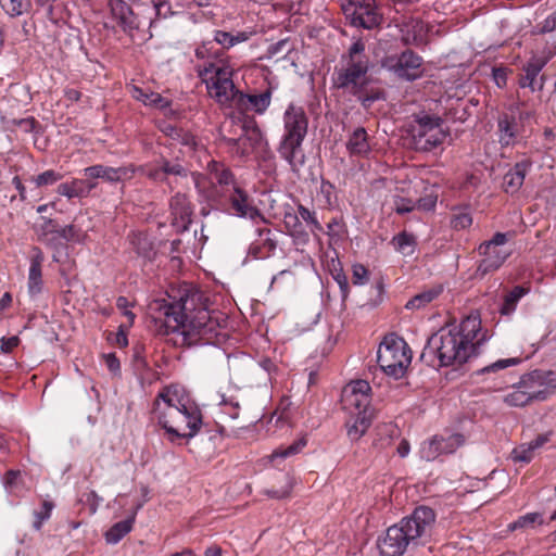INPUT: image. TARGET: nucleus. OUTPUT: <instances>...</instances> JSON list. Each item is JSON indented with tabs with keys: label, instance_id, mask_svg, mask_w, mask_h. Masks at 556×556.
Wrapping results in <instances>:
<instances>
[{
	"label": "nucleus",
	"instance_id": "obj_54",
	"mask_svg": "<svg viewBox=\"0 0 556 556\" xmlns=\"http://www.w3.org/2000/svg\"><path fill=\"white\" fill-rule=\"evenodd\" d=\"M368 280V270L362 264L353 266L352 282L353 285H364Z\"/></svg>",
	"mask_w": 556,
	"mask_h": 556
},
{
	"label": "nucleus",
	"instance_id": "obj_4",
	"mask_svg": "<svg viewBox=\"0 0 556 556\" xmlns=\"http://www.w3.org/2000/svg\"><path fill=\"white\" fill-rule=\"evenodd\" d=\"M153 414L170 442L193 438L202 425L199 406L189 399L178 396L177 390L170 388L159 393Z\"/></svg>",
	"mask_w": 556,
	"mask_h": 556
},
{
	"label": "nucleus",
	"instance_id": "obj_28",
	"mask_svg": "<svg viewBox=\"0 0 556 556\" xmlns=\"http://www.w3.org/2000/svg\"><path fill=\"white\" fill-rule=\"evenodd\" d=\"M130 244L138 256L152 261L156 255V251L152 240L144 232H132L129 236Z\"/></svg>",
	"mask_w": 556,
	"mask_h": 556
},
{
	"label": "nucleus",
	"instance_id": "obj_11",
	"mask_svg": "<svg viewBox=\"0 0 556 556\" xmlns=\"http://www.w3.org/2000/svg\"><path fill=\"white\" fill-rule=\"evenodd\" d=\"M341 9L351 25L356 27L372 29L382 22L376 0H344Z\"/></svg>",
	"mask_w": 556,
	"mask_h": 556
},
{
	"label": "nucleus",
	"instance_id": "obj_6",
	"mask_svg": "<svg viewBox=\"0 0 556 556\" xmlns=\"http://www.w3.org/2000/svg\"><path fill=\"white\" fill-rule=\"evenodd\" d=\"M285 134L278 153L288 162L292 172L298 173L304 164V155L296 157L308 129V118L301 106L290 104L283 114Z\"/></svg>",
	"mask_w": 556,
	"mask_h": 556
},
{
	"label": "nucleus",
	"instance_id": "obj_21",
	"mask_svg": "<svg viewBox=\"0 0 556 556\" xmlns=\"http://www.w3.org/2000/svg\"><path fill=\"white\" fill-rule=\"evenodd\" d=\"M45 254L39 247H31L30 265L28 270V292L31 296L38 295L43 290L42 265Z\"/></svg>",
	"mask_w": 556,
	"mask_h": 556
},
{
	"label": "nucleus",
	"instance_id": "obj_9",
	"mask_svg": "<svg viewBox=\"0 0 556 556\" xmlns=\"http://www.w3.org/2000/svg\"><path fill=\"white\" fill-rule=\"evenodd\" d=\"M443 118L429 114L415 115L410 126L412 143L416 151L430 152L443 143L446 132L441 129Z\"/></svg>",
	"mask_w": 556,
	"mask_h": 556
},
{
	"label": "nucleus",
	"instance_id": "obj_10",
	"mask_svg": "<svg viewBox=\"0 0 556 556\" xmlns=\"http://www.w3.org/2000/svg\"><path fill=\"white\" fill-rule=\"evenodd\" d=\"M509 232H495L490 240L483 241L478 247L480 260L476 277L483 278L485 275L497 270L509 257L510 252L503 247L507 243Z\"/></svg>",
	"mask_w": 556,
	"mask_h": 556
},
{
	"label": "nucleus",
	"instance_id": "obj_3",
	"mask_svg": "<svg viewBox=\"0 0 556 556\" xmlns=\"http://www.w3.org/2000/svg\"><path fill=\"white\" fill-rule=\"evenodd\" d=\"M479 326L477 319H467L459 328L440 329L428 339L420 355L421 361L432 365L438 359L442 367L462 366L476 354L472 340Z\"/></svg>",
	"mask_w": 556,
	"mask_h": 556
},
{
	"label": "nucleus",
	"instance_id": "obj_43",
	"mask_svg": "<svg viewBox=\"0 0 556 556\" xmlns=\"http://www.w3.org/2000/svg\"><path fill=\"white\" fill-rule=\"evenodd\" d=\"M219 405L222 407V412L228 415L231 419H237L239 417L241 407L240 401L236 396L222 394Z\"/></svg>",
	"mask_w": 556,
	"mask_h": 556
},
{
	"label": "nucleus",
	"instance_id": "obj_58",
	"mask_svg": "<svg viewBox=\"0 0 556 556\" xmlns=\"http://www.w3.org/2000/svg\"><path fill=\"white\" fill-rule=\"evenodd\" d=\"M142 172L144 173V175L155 181V182H166V179L163 175V172L161 170V166H155V167H149V168H141Z\"/></svg>",
	"mask_w": 556,
	"mask_h": 556
},
{
	"label": "nucleus",
	"instance_id": "obj_55",
	"mask_svg": "<svg viewBox=\"0 0 556 556\" xmlns=\"http://www.w3.org/2000/svg\"><path fill=\"white\" fill-rule=\"evenodd\" d=\"M438 197L433 193L421 197L416 202V207L422 211H432L435 207Z\"/></svg>",
	"mask_w": 556,
	"mask_h": 556
},
{
	"label": "nucleus",
	"instance_id": "obj_27",
	"mask_svg": "<svg viewBox=\"0 0 556 556\" xmlns=\"http://www.w3.org/2000/svg\"><path fill=\"white\" fill-rule=\"evenodd\" d=\"M283 225L288 230V233L296 243L305 244L308 242L309 236L300 220L299 213H295L292 210L285 212Z\"/></svg>",
	"mask_w": 556,
	"mask_h": 556
},
{
	"label": "nucleus",
	"instance_id": "obj_25",
	"mask_svg": "<svg viewBox=\"0 0 556 556\" xmlns=\"http://www.w3.org/2000/svg\"><path fill=\"white\" fill-rule=\"evenodd\" d=\"M345 147L352 156H366L371 151L366 129L364 127L354 129L349 136Z\"/></svg>",
	"mask_w": 556,
	"mask_h": 556
},
{
	"label": "nucleus",
	"instance_id": "obj_36",
	"mask_svg": "<svg viewBox=\"0 0 556 556\" xmlns=\"http://www.w3.org/2000/svg\"><path fill=\"white\" fill-rule=\"evenodd\" d=\"M443 291L442 286L433 287L413 296L405 305L407 309H419L437 299Z\"/></svg>",
	"mask_w": 556,
	"mask_h": 556
},
{
	"label": "nucleus",
	"instance_id": "obj_50",
	"mask_svg": "<svg viewBox=\"0 0 556 556\" xmlns=\"http://www.w3.org/2000/svg\"><path fill=\"white\" fill-rule=\"evenodd\" d=\"M534 450L528 444H521L515 447L510 454L514 462L530 463L533 458Z\"/></svg>",
	"mask_w": 556,
	"mask_h": 556
},
{
	"label": "nucleus",
	"instance_id": "obj_38",
	"mask_svg": "<svg viewBox=\"0 0 556 556\" xmlns=\"http://www.w3.org/2000/svg\"><path fill=\"white\" fill-rule=\"evenodd\" d=\"M59 237L63 238L67 242L83 243L87 239V230L83 229V227L78 223V218H75L74 222L59 231Z\"/></svg>",
	"mask_w": 556,
	"mask_h": 556
},
{
	"label": "nucleus",
	"instance_id": "obj_49",
	"mask_svg": "<svg viewBox=\"0 0 556 556\" xmlns=\"http://www.w3.org/2000/svg\"><path fill=\"white\" fill-rule=\"evenodd\" d=\"M298 213L300 215V218H302L306 224H308L311 226L312 232L323 231V227H321L320 223L317 220L314 212L309 211L304 205L299 204Z\"/></svg>",
	"mask_w": 556,
	"mask_h": 556
},
{
	"label": "nucleus",
	"instance_id": "obj_59",
	"mask_svg": "<svg viewBox=\"0 0 556 556\" xmlns=\"http://www.w3.org/2000/svg\"><path fill=\"white\" fill-rule=\"evenodd\" d=\"M492 76L497 87L504 88L507 83V70L505 67H494Z\"/></svg>",
	"mask_w": 556,
	"mask_h": 556
},
{
	"label": "nucleus",
	"instance_id": "obj_37",
	"mask_svg": "<svg viewBox=\"0 0 556 556\" xmlns=\"http://www.w3.org/2000/svg\"><path fill=\"white\" fill-rule=\"evenodd\" d=\"M135 518H128L113 525L104 534L105 541L109 544H116L132 529Z\"/></svg>",
	"mask_w": 556,
	"mask_h": 556
},
{
	"label": "nucleus",
	"instance_id": "obj_30",
	"mask_svg": "<svg viewBox=\"0 0 556 556\" xmlns=\"http://www.w3.org/2000/svg\"><path fill=\"white\" fill-rule=\"evenodd\" d=\"M500 142L503 146H509L515 141L517 135V123L514 115L503 113L497 121Z\"/></svg>",
	"mask_w": 556,
	"mask_h": 556
},
{
	"label": "nucleus",
	"instance_id": "obj_17",
	"mask_svg": "<svg viewBox=\"0 0 556 556\" xmlns=\"http://www.w3.org/2000/svg\"><path fill=\"white\" fill-rule=\"evenodd\" d=\"M172 225L178 232H185L192 223L193 207L185 193H176L169 201Z\"/></svg>",
	"mask_w": 556,
	"mask_h": 556
},
{
	"label": "nucleus",
	"instance_id": "obj_46",
	"mask_svg": "<svg viewBox=\"0 0 556 556\" xmlns=\"http://www.w3.org/2000/svg\"><path fill=\"white\" fill-rule=\"evenodd\" d=\"M223 55L222 51L213 50V41H203L195 49V56L199 60H216Z\"/></svg>",
	"mask_w": 556,
	"mask_h": 556
},
{
	"label": "nucleus",
	"instance_id": "obj_8",
	"mask_svg": "<svg viewBox=\"0 0 556 556\" xmlns=\"http://www.w3.org/2000/svg\"><path fill=\"white\" fill-rule=\"evenodd\" d=\"M410 361V349L405 340L395 333L387 334L377 351L380 369L386 375L399 379L405 375Z\"/></svg>",
	"mask_w": 556,
	"mask_h": 556
},
{
	"label": "nucleus",
	"instance_id": "obj_52",
	"mask_svg": "<svg viewBox=\"0 0 556 556\" xmlns=\"http://www.w3.org/2000/svg\"><path fill=\"white\" fill-rule=\"evenodd\" d=\"M157 18H167L174 14L169 0H151Z\"/></svg>",
	"mask_w": 556,
	"mask_h": 556
},
{
	"label": "nucleus",
	"instance_id": "obj_26",
	"mask_svg": "<svg viewBox=\"0 0 556 556\" xmlns=\"http://www.w3.org/2000/svg\"><path fill=\"white\" fill-rule=\"evenodd\" d=\"M529 164L519 162L505 174L503 178V187L506 193H516L523 185Z\"/></svg>",
	"mask_w": 556,
	"mask_h": 556
},
{
	"label": "nucleus",
	"instance_id": "obj_23",
	"mask_svg": "<svg viewBox=\"0 0 556 556\" xmlns=\"http://www.w3.org/2000/svg\"><path fill=\"white\" fill-rule=\"evenodd\" d=\"M198 76L208 83L232 81V70L227 65H219L214 61H210L203 67L199 66Z\"/></svg>",
	"mask_w": 556,
	"mask_h": 556
},
{
	"label": "nucleus",
	"instance_id": "obj_33",
	"mask_svg": "<svg viewBox=\"0 0 556 556\" xmlns=\"http://www.w3.org/2000/svg\"><path fill=\"white\" fill-rule=\"evenodd\" d=\"M351 419L346 421L348 435L352 441H357L367 431L371 424V415H350Z\"/></svg>",
	"mask_w": 556,
	"mask_h": 556
},
{
	"label": "nucleus",
	"instance_id": "obj_60",
	"mask_svg": "<svg viewBox=\"0 0 556 556\" xmlns=\"http://www.w3.org/2000/svg\"><path fill=\"white\" fill-rule=\"evenodd\" d=\"M415 206L416 205H414L410 200L402 198L399 202H396L395 212L400 215H403L412 212Z\"/></svg>",
	"mask_w": 556,
	"mask_h": 556
},
{
	"label": "nucleus",
	"instance_id": "obj_51",
	"mask_svg": "<svg viewBox=\"0 0 556 556\" xmlns=\"http://www.w3.org/2000/svg\"><path fill=\"white\" fill-rule=\"evenodd\" d=\"M53 507H54L53 502L43 501L41 509L38 511H35V521H34L33 526L36 530H40L42 523L50 518Z\"/></svg>",
	"mask_w": 556,
	"mask_h": 556
},
{
	"label": "nucleus",
	"instance_id": "obj_14",
	"mask_svg": "<svg viewBox=\"0 0 556 556\" xmlns=\"http://www.w3.org/2000/svg\"><path fill=\"white\" fill-rule=\"evenodd\" d=\"M224 197L229 204V211L235 216L250 219L261 218L263 222H266L261 211L254 205L248 191L239 185H233V189L224 194Z\"/></svg>",
	"mask_w": 556,
	"mask_h": 556
},
{
	"label": "nucleus",
	"instance_id": "obj_53",
	"mask_svg": "<svg viewBox=\"0 0 556 556\" xmlns=\"http://www.w3.org/2000/svg\"><path fill=\"white\" fill-rule=\"evenodd\" d=\"M472 224L471 215L467 212H459L453 216L451 225L454 229H466Z\"/></svg>",
	"mask_w": 556,
	"mask_h": 556
},
{
	"label": "nucleus",
	"instance_id": "obj_12",
	"mask_svg": "<svg viewBox=\"0 0 556 556\" xmlns=\"http://www.w3.org/2000/svg\"><path fill=\"white\" fill-rule=\"evenodd\" d=\"M382 66L406 81H414L422 76V59L410 49L400 55L387 56Z\"/></svg>",
	"mask_w": 556,
	"mask_h": 556
},
{
	"label": "nucleus",
	"instance_id": "obj_47",
	"mask_svg": "<svg viewBox=\"0 0 556 556\" xmlns=\"http://www.w3.org/2000/svg\"><path fill=\"white\" fill-rule=\"evenodd\" d=\"M132 364L137 370H146L149 364L146 358V346L142 343H136L132 348Z\"/></svg>",
	"mask_w": 556,
	"mask_h": 556
},
{
	"label": "nucleus",
	"instance_id": "obj_39",
	"mask_svg": "<svg viewBox=\"0 0 556 556\" xmlns=\"http://www.w3.org/2000/svg\"><path fill=\"white\" fill-rule=\"evenodd\" d=\"M529 292V288L515 286L505 296L500 308L502 315H509L516 308L518 301Z\"/></svg>",
	"mask_w": 556,
	"mask_h": 556
},
{
	"label": "nucleus",
	"instance_id": "obj_34",
	"mask_svg": "<svg viewBox=\"0 0 556 556\" xmlns=\"http://www.w3.org/2000/svg\"><path fill=\"white\" fill-rule=\"evenodd\" d=\"M392 243L395 250L405 256L413 255L417 247V238L407 231H402L393 237Z\"/></svg>",
	"mask_w": 556,
	"mask_h": 556
},
{
	"label": "nucleus",
	"instance_id": "obj_44",
	"mask_svg": "<svg viewBox=\"0 0 556 556\" xmlns=\"http://www.w3.org/2000/svg\"><path fill=\"white\" fill-rule=\"evenodd\" d=\"M521 362L519 357H511L506 359H498L493 364H490L479 370L476 371V375H486V374H496L500 370H503L509 366L518 365Z\"/></svg>",
	"mask_w": 556,
	"mask_h": 556
},
{
	"label": "nucleus",
	"instance_id": "obj_45",
	"mask_svg": "<svg viewBox=\"0 0 556 556\" xmlns=\"http://www.w3.org/2000/svg\"><path fill=\"white\" fill-rule=\"evenodd\" d=\"M63 178V175L56 170L48 169L33 178L36 187L51 186Z\"/></svg>",
	"mask_w": 556,
	"mask_h": 556
},
{
	"label": "nucleus",
	"instance_id": "obj_62",
	"mask_svg": "<svg viewBox=\"0 0 556 556\" xmlns=\"http://www.w3.org/2000/svg\"><path fill=\"white\" fill-rule=\"evenodd\" d=\"M104 359H105V364H106L108 368L110 369V371L117 372L119 370L121 364L114 353L104 355Z\"/></svg>",
	"mask_w": 556,
	"mask_h": 556
},
{
	"label": "nucleus",
	"instance_id": "obj_7",
	"mask_svg": "<svg viewBox=\"0 0 556 556\" xmlns=\"http://www.w3.org/2000/svg\"><path fill=\"white\" fill-rule=\"evenodd\" d=\"M553 371L540 369L522 375L517 382L511 383V391L503 397V402L510 407H525L534 401H544L556 389L549 386Z\"/></svg>",
	"mask_w": 556,
	"mask_h": 556
},
{
	"label": "nucleus",
	"instance_id": "obj_29",
	"mask_svg": "<svg viewBox=\"0 0 556 556\" xmlns=\"http://www.w3.org/2000/svg\"><path fill=\"white\" fill-rule=\"evenodd\" d=\"M96 182L85 179H74L71 182H64L58 186V193L68 199L87 195L94 187Z\"/></svg>",
	"mask_w": 556,
	"mask_h": 556
},
{
	"label": "nucleus",
	"instance_id": "obj_24",
	"mask_svg": "<svg viewBox=\"0 0 556 556\" xmlns=\"http://www.w3.org/2000/svg\"><path fill=\"white\" fill-rule=\"evenodd\" d=\"M207 170L212 175L213 179L216 180V182L222 188L223 195L233 189V185H238L230 168L220 162H208Z\"/></svg>",
	"mask_w": 556,
	"mask_h": 556
},
{
	"label": "nucleus",
	"instance_id": "obj_18",
	"mask_svg": "<svg viewBox=\"0 0 556 556\" xmlns=\"http://www.w3.org/2000/svg\"><path fill=\"white\" fill-rule=\"evenodd\" d=\"M546 62L541 58H532L522 66L518 85L520 88H529L532 92L542 91L545 76L540 75Z\"/></svg>",
	"mask_w": 556,
	"mask_h": 556
},
{
	"label": "nucleus",
	"instance_id": "obj_20",
	"mask_svg": "<svg viewBox=\"0 0 556 556\" xmlns=\"http://www.w3.org/2000/svg\"><path fill=\"white\" fill-rule=\"evenodd\" d=\"M220 139L229 147L237 148V153L247 155L245 143L249 141L244 125L233 119L225 122L219 128Z\"/></svg>",
	"mask_w": 556,
	"mask_h": 556
},
{
	"label": "nucleus",
	"instance_id": "obj_16",
	"mask_svg": "<svg viewBox=\"0 0 556 556\" xmlns=\"http://www.w3.org/2000/svg\"><path fill=\"white\" fill-rule=\"evenodd\" d=\"M464 435L460 433L448 434L447 437L434 435L421 448V456L427 460H433L441 454L454 453L464 443Z\"/></svg>",
	"mask_w": 556,
	"mask_h": 556
},
{
	"label": "nucleus",
	"instance_id": "obj_2",
	"mask_svg": "<svg viewBox=\"0 0 556 556\" xmlns=\"http://www.w3.org/2000/svg\"><path fill=\"white\" fill-rule=\"evenodd\" d=\"M341 67L336 70L333 86L355 97L365 110L379 100H386V91L378 87H369L367 74L370 60L366 54V46L362 39L354 41L348 52L341 56Z\"/></svg>",
	"mask_w": 556,
	"mask_h": 556
},
{
	"label": "nucleus",
	"instance_id": "obj_35",
	"mask_svg": "<svg viewBox=\"0 0 556 556\" xmlns=\"http://www.w3.org/2000/svg\"><path fill=\"white\" fill-rule=\"evenodd\" d=\"M249 38L250 35L247 31L232 34L224 30H215L213 41L220 45L223 49H230L238 43L247 41Z\"/></svg>",
	"mask_w": 556,
	"mask_h": 556
},
{
	"label": "nucleus",
	"instance_id": "obj_63",
	"mask_svg": "<svg viewBox=\"0 0 556 556\" xmlns=\"http://www.w3.org/2000/svg\"><path fill=\"white\" fill-rule=\"evenodd\" d=\"M556 29V12L547 16L542 25L543 33H551Z\"/></svg>",
	"mask_w": 556,
	"mask_h": 556
},
{
	"label": "nucleus",
	"instance_id": "obj_5",
	"mask_svg": "<svg viewBox=\"0 0 556 556\" xmlns=\"http://www.w3.org/2000/svg\"><path fill=\"white\" fill-rule=\"evenodd\" d=\"M435 511L429 506H418L399 523L389 527L377 547L381 556H402L409 547L425 544L435 526Z\"/></svg>",
	"mask_w": 556,
	"mask_h": 556
},
{
	"label": "nucleus",
	"instance_id": "obj_57",
	"mask_svg": "<svg viewBox=\"0 0 556 556\" xmlns=\"http://www.w3.org/2000/svg\"><path fill=\"white\" fill-rule=\"evenodd\" d=\"M20 344V339L16 336L5 338L2 337L0 340V350L2 353H11Z\"/></svg>",
	"mask_w": 556,
	"mask_h": 556
},
{
	"label": "nucleus",
	"instance_id": "obj_64",
	"mask_svg": "<svg viewBox=\"0 0 556 556\" xmlns=\"http://www.w3.org/2000/svg\"><path fill=\"white\" fill-rule=\"evenodd\" d=\"M333 190H334V186L330 181H328L326 179H321L320 191L327 199L328 203H330V199H331V194H332Z\"/></svg>",
	"mask_w": 556,
	"mask_h": 556
},
{
	"label": "nucleus",
	"instance_id": "obj_42",
	"mask_svg": "<svg viewBox=\"0 0 556 556\" xmlns=\"http://www.w3.org/2000/svg\"><path fill=\"white\" fill-rule=\"evenodd\" d=\"M159 164L161 166V170L163 172L166 181L168 180V176H188V169L179 162H172L165 157H162Z\"/></svg>",
	"mask_w": 556,
	"mask_h": 556
},
{
	"label": "nucleus",
	"instance_id": "obj_56",
	"mask_svg": "<svg viewBox=\"0 0 556 556\" xmlns=\"http://www.w3.org/2000/svg\"><path fill=\"white\" fill-rule=\"evenodd\" d=\"M42 224L40 225V236H48L50 233H56L59 236V231L61 228H59L58 223L54 219L41 217Z\"/></svg>",
	"mask_w": 556,
	"mask_h": 556
},
{
	"label": "nucleus",
	"instance_id": "obj_22",
	"mask_svg": "<svg viewBox=\"0 0 556 556\" xmlns=\"http://www.w3.org/2000/svg\"><path fill=\"white\" fill-rule=\"evenodd\" d=\"M271 101V87H267L261 93H239L238 105L252 111L256 114H263Z\"/></svg>",
	"mask_w": 556,
	"mask_h": 556
},
{
	"label": "nucleus",
	"instance_id": "obj_15",
	"mask_svg": "<svg viewBox=\"0 0 556 556\" xmlns=\"http://www.w3.org/2000/svg\"><path fill=\"white\" fill-rule=\"evenodd\" d=\"M108 7L112 18L134 40L140 23L131 7L124 0H109Z\"/></svg>",
	"mask_w": 556,
	"mask_h": 556
},
{
	"label": "nucleus",
	"instance_id": "obj_13",
	"mask_svg": "<svg viewBox=\"0 0 556 556\" xmlns=\"http://www.w3.org/2000/svg\"><path fill=\"white\" fill-rule=\"evenodd\" d=\"M371 388L366 380H356L349 383L342 391V408L350 415L369 414Z\"/></svg>",
	"mask_w": 556,
	"mask_h": 556
},
{
	"label": "nucleus",
	"instance_id": "obj_19",
	"mask_svg": "<svg viewBox=\"0 0 556 556\" xmlns=\"http://www.w3.org/2000/svg\"><path fill=\"white\" fill-rule=\"evenodd\" d=\"M135 173L136 168L131 164L122 167H110L98 164L85 168V176L89 179L101 178L108 182H119L131 179Z\"/></svg>",
	"mask_w": 556,
	"mask_h": 556
},
{
	"label": "nucleus",
	"instance_id": "obj_48",
	"mask_svg": "<svg viewBox=\"0 0 556 556\" xmlns=\"http://www.w3.org/2000/svg\"><path fill=\"white\" fill-rule=\"evenodd\" d=\"M542 522H543V520H542L541 514L530 513V514L519 517L518 520H516L515 522L509 525V529L516 530L518 528L533 527L534 523L542 525Z\"/></svg>",
	"mask_w": 556,
	"mask_h": 556
},
{
	"label": "nucleus",
	"instance_id": "obj_1",
	"mask_svg": "<svg viewBox=\"0 0 556 556\" xmlns=\"http://www.w3.org/2000/svg\"><path fill=\"white\" fill-rule=\"evenodd\" d=\"M203 293L184 285L170 289L164 298L154 299L148 305L149 315L160 334L179 332L181 345H218L226 336L222 329L226 318L219 312H210L205 307Z\"/></svg>",
	"mask_w": 556,
	"mask_h": 556
},
{
	"label": "nucleus",
	"instance_id": "obj_61",
	"mask_svg": "<svg viewBox=\"0 0 556 556\" xmlns=\"http://www.w3.org/2000/svg\"><path fill=\"white\" fill-rule=\"evenodd\" d=\"M7 12L11 16L22 15L24 12V5L22 0H10V5L7 9Z\"/></svg>",
	"mask_w": 556,
	"mask_h": 556
},
{
	"label": "nucleus",
	"instance_id": "obj_32",
	"mask_svg": "<svg viewBox=\"0 0 556 556\" xmlns=\"http://www.w3.org/2000/svg\"><path fill=\"white\" fill-rule=\"evenodd\" d=\"M162 131L174 141L190 148L192 151H195L198 148L197 137L184 128L168 124L162 128Z\"/></svg>",
	"mask_w": 556,
	"mask_h": 556
},
{
	"label": "nucleus",
	"instance_id": "obj_41",
	"mask_svg": "<svg viewBox=\"0 0 556 556\" xmlns=\"http://www.w3.org/2000/svg\"><path fill=\"white\" fill-rule=\"evenodd\" d=\"M306 438L302 437L287 447L280 446L273 451V453L269 455V459L273 462L276 458H286L288 456L295 455L301 452V450L306 445Z\"/></svg>",
	"mask_w": 556,
	"mask_h": 556
},
{
	"label": "nucleus",
	"instance_id": "obj_40",
	"mask_svg": "<svg viewBox=\"0 0 556 556\" xmlns=\"http://www.w3.org/2000/svg\"><path fill=\"white\" fill-rule=\"evenodd\" d=\"M135 98L142 101L144 104L152 105L159 109H165L169 106V101L163 98L157 92H147L142 89H135Z\"/></svg>",
	"mask_w": 556,
	"mask_h": 556
},
{
	"label": "nucleus",
	"instance_id": "obj_31",
	"mask_svg": "<svg viewBox=\"0 0 556 556\" xmlns=\"http://www.w3.org/2000/svg\"><path fill=\"white\" fill-rule=\"evenodd\" d=\"M210 94L219 103H226L233 98H239L240 91L236 90L233 81L211 83L207 85Z\"/></svg>",
	"mask_w": 556,
	"mask_h": 556
}]
</instances>
